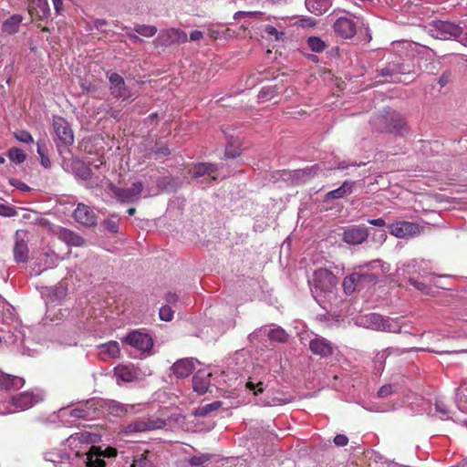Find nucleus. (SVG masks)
Masks as SVG:
<instances>
[{"mask_svg": "<svg viewBox=\"0 0 467 467\" xmlns=\"http://www.w3.org/2000/svg\"><path fill=\"white\" fill-rule=\"evenodd\" d=\"M36 148L37 153L40 157L47 155V147L44 140H37Z\"/></svg>", "mask_w": 467, "mask_h": 467, "instance_id": "obj_62", "label": "nucleus"}, {"mask_svg": "<svg viewBox=\"0 0 467 467\" xmlns=\"http://www.w3.org/2000/svg\"><path fill=\"white\" fill-rule=\"evenodd\" d=\"M196 363L198 361L192 358H182L171 366V370L177 378H187L194 370Z\"/></svg>", "mask_w": 467, "mask_h": 467, "instance_id": "obj_22", "label": "nucleus"}, {"mask_svg": "<svg viewBox=\"0 0 467 467\" xmlns=\"http://www.w3.org/2000/svg\"><path fill=\"white\" fill-rule=\"evenodd\" d=\"M433 28L436 32V37L441 39L456 38L462 33L460 26L449 21H435L433 22Z\"/></svg>", "mask_w": 467, "mask_h": 467, "instance_id": "obj_15", "label": "nucleus"}, {"mask_svg": "<svg viewBox=\"0 0 467 467\" xmlns=\"http://www.w3.org/2000/svg\"><path fill=\"white\" fill-rule=\"evenodd\" d=\"M367 322L368 323V327L375 330L390 333L401 332V324L399 318H390L372 313L367 316Z\"/></svg>", "mask_w": 467, "mask_h": 467, "instance_id": "obj_7", "label": "nucleus"}, {"mask_svg": "<svg viewBox=\"0 0 467 467\" xmlns=\"http://www.w3.org/2000/svg\"><path fill=\"white\" fill-rule=\"evenodd\" d=\"M222 406L221 401H213L212 403H208L202 406L198 407L195 410L194 414L199 417H203L208 415L210 412L218 410Z\"/></svg>", "mask_w": 467, "mask_h": 467, "instance_id": "obj_38", "label": "nucleus"}, {"mask_svg": "<svg viewBox=\"0 0 467 467\" xmlns=\"http://www.w3.org/2000/svg\"><path fill=\"white\" fill-rule=\"evenodd\" d=\"M58 238L70 246H82L85 244V240L79 234L75 232L62 228L58 232Z\"/></svg>", "mask_w": 467, "mask_h": 467, "instance_id": "obj_29", "label": "nucleus"}, {"mask_svg": "<svg viewBox=\"0 0 467 467\" xmlns=\"http://www.w3.org/2000/svg\"><path fill=\"white\" fill-rule=\"evenodd\" d=\"M25 233L22 231H17L16 233L15 238V245H14V257L16 262L17 263H25L28 260V246L27 243L25 240Z\"/></svg>", "mask_w": 467, "mask_h": 467, "instance_id": "obj_20", "label": "nucleus"}, {"mask_svg": "<svg viewBox=\"0 0 467 467\" xmlns=\"http://www.w3.org/2000/svg\"><path fill=\"white\" fill-rule=\"evenodd\" d=\"M247 16L258 18L265 21H270L272 19V16H265V14L260 11L247 12ZM273 18L275 19V17L273 16Z\"/></svg>", "mask_w": 467, "mask_h": 467, "instance_id": "obj_56", "label": "nucleus"}, {"mask_svg": "<svg viewBox=\"0 0 467 467\" xmlns=\"http://www.w3.org/2000/svg\"><path fill=\"white\" fill-rule=\"evenodd\" d=\"M25 381L22 378L12 376L0 371V388L5 389H16L24 385Z\"/></svg>", "mask_w": 467, "mask_h": 467, "instance_id": "obj_30", "label": "nucleus"}, {"mask_svg": "<svg viewBox=\"0 0 467 467\" xmlns=\"http://www.w3.org/2000/svg\"><path fill=\"white\" fill-rule=\"evenodd\" d=\"M130 467H152V463L148 459L146 453H143L134 458Z\"/></svg>", "mask_w": 467, "mask_h": 467, "instance_id": "obj_46", "label": "nucleus"}, {"mask_svg": "<svg viewBox=\"0 0 467 467\" xmlns=\"http://www.w3.org/2000/svg\"><path fill=\"white\" fill-rule=\"evenodd\" d=\"M117 381L132 382L138 379L139 373L132 364L119 365L114 368Z\"/></svg>", "mask_w": 467, "mask_h": 467, "instance_id": "obj_25", "label": "nucleus"}, {"mask_svg": "<svg viewBox=\"0 0 467 467\" xmlns=\"http://www.w3.org/2000/svg\"><path fill=\"white\" fill-rule=\"evenodd\" d=\"M144 186L141 182H135L128 188L110 186L113 196L122 203H132L140 199Z\"/></svg>", "mask_w": 467, "mask_h": 467, "instance_id": "obj_9", "label": "nucleus"}, {"mask_svg": "<svg viewBox=\"0 0 467 467\" xmlns=\"http://www.w3.org/2000/svg\"><path fill=\"white\" fill-rule=\"evenodd\" d=\"M217 169V164L200 162L195 164L194 167L192 168V175L194 177L208 176L211 177L213 181H215L217 179L215 175Z\"/></svg>", "mask_w": 467, "mask_h": 467, "instance_id": "obj_27", "label": "nucleus"}, {"mask_svg": "<svg viewBox=\"0 0 467 467\" xmlns=\"http://www.w3.org/2000/svg\"><path fill=\"white\" fill-rule=\"evenodd\" d=\"M40 400L41 398L39 396H36L31 392L19 393L11 398L7 410L3 411V413H15L27 410Z\"/></svg>", "mask_w": 467, "mask_h": 467, "instance_id": "obj_12", "label": "nucleus"}, {"mask_svg": "<svg viewBox=\"0 0 467 467\" xmlns=\"http://www.w3.org/2000/svg\"><path fill=\"white\" fill-rule=\"evenodd\" d=\"M292 401V399L290 397L285 398H280V397H274V398H267V400L264 402L266 406H278L281 404H286Z\"/></svg>", "mask_w": 467, "mask_h": 467, "instance_id": "obj_49", "label": "nucleus"}, {"mask_svg": "<svg viewBox=\"0 0 467 467\" xmlns=\"http://www.w3.org/2000/svg\"><path fill=\"white\" fill-rule=\"evenodd\" d=\"M165 420L160 418L139 419L121 428V433L131 434L144 432L152 430H159L165 427Z\"/></svg>", "mask_w": 467, "mask_h": 467, "instance_id": "obj_8", "label": "nucleus"}, {"mask_svg": "<svg viewBox=\"0 0 467 467\" xmlns=\"http://www.w3.org/2000/svg\"><path fill=\"white\" fill-rule=\"evenodd\" d=\"M355 182L351 181H345L341 186L332 190L327 193V199H340L349 195L353 192Z\"/></svg>", "mask_w": 467, "mask_h": 467, "instance_id": "obj_32", "label": "nucleus"}, {"mask_svg": "<svg viewBox=\"0 0 467 467\" xmlns=\"http://www.w3.org/2000/svg\"><path fill=\"white\" fill-rule=\"evenodd\" d=\"M389 233L398 238H409L420 233V226L411 222L398 221L388 225Z\"/></svg>", "mask_w": 467, "mask_h": 467, "instance_id": "obj_14", "label": "nucleus"}, {"mask_svg": "<svg viewBox=\"0 0 467 467\" xmlns=\"http://www.w3.org/2000/svg\"><path fill=\"white\" fill-rule=\"evenodd\" d=\"M409 282L416 289H418L419 291H421L423 293L427 294L429 292V290H430L429 286L426 284H424L423 282L417 281L414 278H410Z\"/></svg>", "mask_w": 467, "mask_h": 467, "instance_id": "obj_55", "label": "nucleus"}, {"mask_svg": "<svg viewBox=\"0 0 467 467\" xmlns=\"http://www.w3.org/2000/svg\"><path fill=\"white\" fill-rule=\"evenodd\" d=\"M264 30L268 36H275V39L277 41L281 40L285 36L284 32L277 31V29L275 26L270 25L265 26Z\"/></svg>", "mask_w": 467, "mask_h": 467, "instance_id": "obj_53", "label": "nucleus"}, {"mask_svg": "<svg viewBox=\"0 0 467 467\" xmlns=\"http://www.w3.org/2000/svg\"><path fill=\"white\" fill-rule=\"evenodd\" d=\"M158 40L164 46L183 44L188 41V36L186 32L179 28L171 27L161 31L158 36Z\"/></svg>", "mask_w": 467, "mask_h": 467, "instance_id": "obj_18", "label": "nucleus"}, {"mask_svg": "<svg viewBox=\"0 0 467 467\" xmlns=\"http://www.w3.org/2000/svg\"><path fill=\"white\" fill-rule=\"evenodd\" d=\"M350 166H357V163L346 161L330 163L327 166L323 162L317 163L304 169L282 171L280 172V178L290 185H301L313 179L320 171L335 169L345 170Z\"/></svg>", "mask_w": 467, "mask_h": 467, "instance_id": "obj_2", "label": "nucleus"}, {"mask_svg": "<svg viewBox=\"0 0 467 467\" xmlns=\"http://www.w3.org/2000/svg\"><path fill=\"white\" fill-rule=\"evenodd\" d=\"M124 341L139 351L140 355L152 354L153 339L147 333L132 331L125 337Z\"/></svg>", "mask_w": 467, "mask_h": 467, "instance_id": "obj_10", "label": "nucleus"}, {"mask_svg": "<svg viewBox=\"0 0 467 467\" xmlns=\"http://www.w3.org/2000/svg\"><path fill=\"white\" fill-rule=\"evenodd\" d=\"M154 154L156 156V159H159V158H161V157L169 155L170 154V150H169V148L167 146L162 145V146L158 147L154 150Z\"/></svg>", "mask_w": 467, "mask_h": 467, "instance_id": "obj_59", "label": "nucleus"}, {"mask_svg": "<svg viewBox=\"0 0 467 467\" xmlns=\"http://www.w3.org/2000/svg\"><path fill=\"white\" fill-rule=\"evenodd\" d=\"M96 439L97 435L88 431L72 434L62 444V448L47 451L45 459L55 467H105L103 458H113L118 451L113 447L101 450L91 446Z\"/></svg>", "mask_w": 467, "mask_h": 467, "instance_id": "obj_1", "label": "nucleus"}, {"mask_svg": "<svg viewBox=\"0 0 467 467\" xmlns=\"http://www.w3.org/2000/svg\"><path fill=\"white\" fill-rule=\"evenodd\" d=\"M174 310L171 306H163L160 308L159 316L163 321H171L173 318Z\"/></svg>", "mask_w": 467, "mask_h": 467, "instance_id": "obj_51", "label": "nucleus"}, {"mask_svg": "<svg viewBox=\"0 0 467 467\" xmlns=\"http://www.w3.org/2000/svg\"><path fill=\"white\" fill-rule=\"evenodd\" d=\"M277 88L276 86H267L264 87L259 94L258 98L263 101H268L274 99L277 95Z\"/></svg>", "mask_w": 467, "mask_h": 467, "instance_id": "obj_42", "label": "nucleus"}, {"mask_svg": "<svg viewBox=\"0 0 467 467\" xmlns=\"http://www.w3.org/2000/svg\"><path fill=\"white\" fill-rule=\"evenodd\" d=\"M246 388L249 390L253 391L254 395H258L259 393H262L264 390V383L262 381L254 383L252 380H249L246 383Z\"/></svg>", "mask_w": 467, "mask_h": 467, "instance_id": "obj_54", "label": "nucleus"}, {"mask_svg": "<svg viewBox=\"0 0 467 467\" xmlns=\"http://www.w3.org/2000/svg\"><path fill=\"white\" fill-rule=\"evenodd\" d=\"M23 21V16L20 15H13L9 18H7L2 26V30L4 33L8 35H13L16 33L19 29L20 24Z\"/></svg>", "mask_w": 467, "mask_h": 467, "instance_id": "obj_33", "label": "nucleus"}, {"mask_svg": "<svg viewBox=\"0 0 467 467\" xmlns=\"http://www.w3.org/2000/svg\"><path fill=\"white\" fill-rule=\"evenodd\" d=\"M4 341L7 346L12 347L14 350L22 355L34 356V352L25 345V333L21 329H16L14 333L5 336Z\"/></svg>", "mask_w": 467, "mask_h": 467, "instance_id": "obj_16", "label": "nucleus"}, {"mask_svg": "<svg viewBox=\"0 0 467 467\" xmlns=\"http://www.w3.org/2000/svg\"><path fill=\"white\" fill-rule=\"evenodd\" d=\"M8 158L16 163H22L26 161L25 152L18 148H12L8 150Z\"/></svg>", "mask_w": 467, "mask_h": 467, "instance_id": "obj_43", "label": "nucleus"}, {"mask_svg": "<svg viewBox=\"0 0 467 467\" xmlns=\"http://www.w3.org/2000/svg\"><path fill=\"white\" fill-rule=\"evenodd\" d=\"M313 296L317 297L322 293L331 292L337 285L336 275L326 268H319L313 274V277L308 281Z\"/></svg>", "mask_w": 467, "mask_h": 467, "instance_id": "obj_6", "label": "nucleus"}, {"mask_svg": "<svg viewBox=\"0 0 467 467\" xmlns=\"http://www.w3.org/2000/svg\"><path fill=\"white\" fill-rule=\"evenodd\" d=\"M241 154L239 148H234L232 145H229L225 149V156L227 158H236Z\"/></svg>", "mask_w": 467, "mask_h": 467, "instance_id": "obj_57", "label": "nucleus"}, {"mask_svg": "<svg viewBox=\"0 0 467 467\" xmlns=\"http://www.w3.org/2000/svg\"><path fill=\"white\" fill-rule=\"evenodd\" d=\"M395 352H399V350L398 349H393V348H387V349L378 353L376 358H375V363L376 364H379V368L382 369L386 358L389 355H390L392 353H395Z\"/></svg>", "mask_w": 467, "mask_h": 467, "instance_id": "obj_47", "label": "nucleus"}, {"mask_svg": "<svg viewBox=\"0 0 467 467\" xmlns=\"http://www.w3.org/2000/svg\"><path fill=\"white\" fill-rule=\"evenodd\" d=\"M310 350L321 358H327L333 354L332 344L322 337H316L309 343Z\"/></svg>", "mask_w": 467, "mask_h": 467, "instance_id": "obj_24", "label": "nucleus"}, {"mask_svg": "<svg viewBox=\"0 0 467 467\" xmlns=\"http://www.w3.org/2000/svg\"><path fill=\"white\" fill-rule=\"evenodd\" d=\"M120 217L117 213L110 214L106 220L102 222V226L112 234H117L119 232Z\"/></svg>", "mask_w": 467, "mask_h": 467, "instance_id": "obj_36", "label": "nucleus"}, {"mask_svg": "<svg viewBox=\"0 0 467 467\" xmlns=\"http://www.w3.org/2000/svg\"><path fill=\"white\" fill-rule=\"evenodd\" d=\"M435 410L441 420H447L450 418V411L447 409L446 405L443 404L442 402L437 401L435 403Z\"/></svg>", "mask_w": 467, "mask_h": 467, "instance_id": "obj_48", "label": "nucleus"}, {"mask_svg": "<svg viewBox=\"0 0 467 467\" xmlns=\"http://www.w3.org/2000/svg\"><path fill=\"white\" fill-rule=\"evenodd\" d=\"M53 128L56 133L55 141L57 146L67 147L74 142V134L68 122L62 117L55 116L53 118Z\"/></svg>", "mask_w": 467, "mask_h": 467, "instance_id": "obj_11", "label": "nucleus"}, {"mask_svg": "<svg viewBox=\"0 0 467 467\" xmlns=\"http://www.w3.org/2000/svg\"><path fill=\"white\" fill-rule=\"evenodd\" d=\"M134 31L142 36L151 37L157 33L158 29L155 26L135 25Z\"/></svg>", "mask_w": 467, "mask_h": 467, "instance_id": "obj_41", "label": "nucleus"}, {"mask_svg": "<svg viewBox=\"0 0 467 467\" xmlns=\"http://www.w3.org/2000/svg\"><path fill=\"white\" fill-rule=\"evenodd\" d=\"M211 376L207 370H198L192 377L193 390L200 395L206 393L211 387Z\"/></svg>", "mask_w": 467, "mask_h": 467, "instance_id": "obj_23", "label": "nucleus"}, {"mask_svg": "<svg viewBox=\"0 0 467 467\" xmlns=\"http://www.w3.org/2000/svg\"><path fill=\"white\" fill-rule=\"evenodd\" d=\"M307 45L309 48L316 53L323 52L327 45L318 36H310L307 39Z\"/></svg>", "mask_w": 467, "mask_h": 467, "instance_id": "obj_39", "label": "nucleus"}, {"mask_svg": "<svg viewBox=\"0 0 467 467\" xmlns=\"http://www.w3.org/2000/svg\"><path fill=\"white\" fill-rule=\"evenodd\" d=\"M368 237V230L365 226H351L344 231L343 240L349 244H360Z\"/></svg>", "mask_w": 467, "mask_h": 467, "instance_id": "obj_19", "label": "nucleus"}, {"mask_svg": "<svg viewBox=\"0 0 467 467\" xmlns=\"http://www.w3.org/2000/svg\"><path fill=\"white\" fill-rule=\"evenodd\" d=\"M373 126L380 130L403 135L406 131V120L398 112L388 109L372 120Z\"/></svg>", "mask_w": 467, "mask_h": 467, "instance_id": "obj_4", "label": "nucleus"}, {"mask_svg": "<svg viewBox=\"0 0 467 467\" xmlns=\"http://www.w3.org/2000/svg\"><path fill=\"white\" fill-rule=\"evenodd\" d=\"M348 442V438L344 434H337L334 438V443L337 446L343 447L346 446Z\"/></svg>", "mask_w": 467, "mask_h": 467, "instance_id": "obj_58", "label": "nucleus"}, {"mask_svg": "<svg viewBox=\"0 0 467 467\" xmlns=\"http://www.w3.org/2000/svg\"><path fill=\"white\" fill-rule=\"evenodd\" d=\"M107 78L109 81L110 93L115 99L126 100L131 97L130 89L120 75L115 72H107Z\"/></svg>", "mask_w": 467, "mask_h": 467, "instance_id": "obj_13", "label": "nucleus"}, {"mask_svg": "<svg viewBox=\"0 0 467 467\" xmlns=\"http://www.w3.org/2000/svg\"><path fill=\"white\" fill-rule=\"evenodd\" d=\"M269 339L278 343H284L287 340L288 335L282 327H275L269 331Z\"/></svg>", "mask_w": 467, "mask_h": 467, "instance_id": "obj_40", "label": "nucleus"}, {"mask_svg": "<svg viewBox=\"0 0 467 467\" xmlns=\"http://www.w3.org/2000/svg\"><path fill=\"white\" fill-rule=\"evenodd\" d=\"M107 25V21L105 19H96L94 21V26L96 29L100 31H106L105 26Z\"/></svg>", "mask_w": 467, "mask_h": 467, "instance_id": "obj_63", "label": "nucleus"}, {"mask_svg": "<svg viewBox=\"0 0 467 467\" xmlns=\"http://www.w3.org/2000/svg\"><path fill=\"white\" fill-rule=\"evenodd\" d=\"M35 10L39 17H47L50 14L47 0H29V12Z\"/></svg>", "mask_w": 467, "mask_h": 467, "instance_id": "obj_34", "label": "nucleus"}, {"mask_svg": "<svg viewBox=\"0 0 467 467\" xmlns=\"http://www.w3.org/2000/svg\"><path fill=\"white\" fill-rule=\"evenodd\" d=\"M368 277L369 281H374L377 276L374 275H361L358 273H353L350 275L344 278L343 288L346 294H351L354 292L357 283L360 282L362 278Z\"/></svg>", "mask_w": 467, "mask_h": 467, "instance_id": "obj_28", "label": "nucleus"}, {"mask_svg": "<svg viewBox=\"0 0 467 467\" xmlns=\"http://www.w3.org/2000/svg\"><path fill=\"white\" fill-rule=\"evenodd\" d=\"M410 71L411 68L409 65L401 62L400 58H395L380 69L379 75L381 77H393L396 75L410 74Z\"/></svg>", "mask_w": 467, "mask_h": 467, "instance_id": "obj_21", "label": "nucleus"}, {"mask_svg": "<svg viewBox=\"0 0 467 467\" xmlns=\"http://www.w3.org/2000/svg\"><path fill=\"white\" fill-rule=\"evenodd\" d=\"M203 37V33L200 30H194L190 34L191 41H198Z\"/></svg>", "mask_w": 467, "mask_h": 467, "instance_id": "obj_64", "label": "nucleus"}, {"mask_svg": "<svg viewBox=\"0 0 467 467\" xmlns=\"http://www.w3.org/2000/svg\"><path fill=\"white\" fill-rule=\"evenodd\" d=\"M207 34H208V36L211 37L212 39H218V38L223 37V31H220L214 27H209Z\"/></svg>", "mask_w": 467, "mask_h": 467, "instance_id": "obj_61", "label": "nucleus"}, {"mask_svg": "<svg viewBox=\"0 0 467 467\" xmlns=\"http://www.w3.org/2000/svg\"><path fill=\"white\" fill-rule=\"evenodd\" d=\"M335 20L332 28L337 36L344 39H351L357 34L359 17L348 11L334 12Z\"/></svg>", "mask_w": 467, "mask_h": 467, "instance_id": "obj_3", "label": "nucleus"}, {"mask_svg": "<svg viewBox=\"0 0 467 467\" xmlns=\"http://www.w3.org/2000/svg\"><path fill=\"white\" fill-rule=\"evenodd\" d=\"M73 171L75 175L83 181L89 180L92 176V171L90 168L82 161L75 162Z\"/></svg>", "mask_w": 467, "mask_h": 467, "instance_id": "obj_35", "label": "nucleus"}, {"mask_svg": "<svg viewBox=\"0 0 467 467\" xmlns=\"http://www.w3.org/2000/svg\"><path fill=\"white\" fill-rule=\"evenodd\" d=\"M398 390L397 384L383 385L378 391V397L380 399L387 398Z\"/></svg>", "mask_w": 467, "mask_h": 467, "instance_id": "obj_44", "label": "nucleus"}, {"mask_svg": "<svg viewBox=\"0 0 467 467\" xmlns=\"http://www.w3.org/2000/svg\"><path fill=\"white\" fill-rule=\"evenodd\" d=\"M74 219L80 224L85 226H95L98 222L94 210L84 203H78L73 213Z\"/></svg>", "mask_w": 467, "mask_h": 467, "instance_id": "obj_17", "label": "nucleus"}, {"mask_svg": "<svg viewBox=\"0 0 467 467\" xmlns=\"http://www.w3.org/2000/svg\"><path fill=\"white\" fill-rule=\"evenodd\" d=\"M132 405L121 404L119 402L112 401L109 405L110 412L115 416H122L133 410Z\"/></svg>", "mask_w": 467, "mask_h": 467, "instance_id": "obj_37", "label": "nucleus"}, {"mask_svg": "<svg viewBox=\"0 0 467 467\" xmlns=\"http://www.w3.org/2000/svg\"><path fill=\"white\" fill-rule=\"evenodd\" d=\"M14 136L20 142L26 143V144L34 143V139H33L32 135L25 130L16 131L14 133Z\"/></svg>", "mask_w": 467, "mask_h": 467, "instance_id": "obj_45", "label": "nucleus"}, {"mask_svg": "<svg viewBox=\"0 0 467 467\" xmlns=\"http://www.w3.org/2000/svg\"><path fill=\"white\" fill-rule=\"evenodd\" d=\"M17 214L16 210L7 204H0V216L3 217H14Z\"/></svg>", "mask_w": 467, "mask_h": 467, "instance_id": "obj_52", "label": "nucleus"}, {"mask_svg": "<svg viewBox=\"0 0 467 467\" xmlns=\"http://www.w3.org/2000/svg\"><path fill=\"white\" fill-rule=\"evenodd\" d=\"M211 459L210 454H202L192 456L188 460V462L192 466H200Z\"/></svg>", "mask_w": 467, "mask_h": 467, "instance_id": "obj_50", "label": "nucleus"}, {"mask_svg": "<svg viewBox=\"0 0 467 467\" xmlns=\"http://www.w3.org/2000/svg\"><path fill=\"white\" fill-rule=\"evenodd\" d=\"M101 359L117 358L120 355V348L117 341L111 340L98 346Z\"/></svg>", "mask_w": 467, "mask_h": 467, "instance_id": "obj_26", "label": "nucleus"}, {"mask_svg": "<svg viewBox=\"0 0 467 467\" xmlns=\"http://www.w3.org/2000/svg\"><path fill=\"white\" fill-rule=\"evenodd\" d=\"M95 406V400H90L85 402H79L77 408L69 410L68 408H61L57 411V418L67 426L72 423L67 420V417L78 420H91L98 416L99 412Z\"/></svg>", "mask_w": 467, "mask_h": 467, "instance_id": "obj_5", "label": "nucleus"}, {"mask_svg": "<svg viewBox=\"0 0 467 467\" xmlns=\"http://www.w3.org/2000/svg\"><path fill=\"white\" fill-rule=\"evenodd\" d=\"M306 9L316 15L320 16L327 12L331 6L330 0H305Z\"/></svg>", "mask_w": 467, "mask_h": 467, "instance_id": "obj_31", "label": "nucleus"}, {"mask_svg": "<svg viewBox=\"0 0 467 467\" xmlns=\"http://www.w3.org/2000/svg\"><path fill=\"white\" fill-rule=\"evenodd\" d=\"M298 23L303 27H313L317 25V21L312 17L301 18Z\"/></svg>", "mask_w": 467, "mask_h": 467, "instance_id": "obj_60", "label": "nucleus"}]
</instances>
